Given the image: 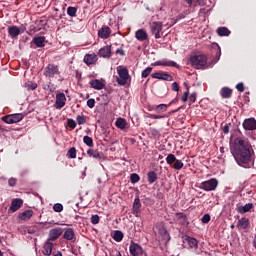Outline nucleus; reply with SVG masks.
<instances>
[{"label":"nucleus","mask_w":256,"mask_h":256,"mask_svg":"<svg viewBox=\"0 0 256 256\" xmlns=\"http://www.w3.org/2000/svg\"><path fill=\"white\" fill-rule=\"evenodd\" d=\"M251 143L247 138L236 137L230 150L238 165H247L251 161Z\"/></svg>","instance_id":"1"},{"label":"nucleus","mask_w":256,"mask_h":256,"mask_svg":"<svg viewBox=\"0 0 256 256\" xmlns=\"http://www.w3.org/2000/svg\"><path fill=\"white\" fill-rule=\"evenodd\" d=\"M190 63L195 69H205L207 67V56L195 54L190 56Z\"/></svg>","instance_id":"2"},{"label":"nucleus","mask_w":256,"mask_h":256,"mask_svg":"<svg viewBox=\"0 0 256 256\" xmlns=\"http://www.w3.org/2000/svg\"><path fill=\"white\" fill-rule=\"evenodd\" d=\"M150 31L154 35L155 39H161L163 35V22L150 23Z\"/></svg>","instance_id":"3"},{"label":"nucleus","mask_w":256,"mask_h":256,"mask_svg":"<svg viewBox=\"0 0 256 256\" xmlns=\"http://www.w3.org/2000/svg\"><path fill=\"white\" fill-rule=\"evenodd\" d=\"M23 114H10L2 117V121L7 123L8 125H13L14 123H19V121H23Z\"/></svg>","instance_id":"4"},{"label":"nucleus","mask_w":256,"mask_h":256,"mask_svg":"<svg viewBox=\"0 0 256 256\" xmlns=\"http://www.w3.org/2000/svg\"><path fill=\"white\" fill-rule=\"evenodd\" d=\"M118 75L117 77V83L118 85H127V81H129V70L127 68H121L118 70Z\"/></svg>","instance_id":"5"},{"label":"nucleus","mask_w":256,"mask_h":256,"mask_svg":"<svg viewBox=\"0 0 256 256\" xmlns=\"http://www.w3.org/2000/svg\"><path fill=\"white\" fill-rule=\"evenodd\" d=\"M217 179L212 178L208 181H204L200 184V189H203L204 191H215L217 189Z\"/></svg>","instance_id":"6"},{"label":"nucleus","mask_w":256,"mask_h":256,"mask_svg":"<svg viewBox=\"0 0 256 256\" xmlns=\"http://www.w3.org/2000/svg\"><path fill=\"white\" fill-rule=\"evenodd\" d=\"M156 229L158 230V234L161 235L162 239L168 243L171 237L169 236V232H167V228H165V224L161 222L160 224L156 225Z\"/></svg>","instance_id":"7"},{"label":"nucleus","mask_w":256,"mask_h":256,"mask_svg":"<svg viewBox=\"0 0 256 256\" xmlns=\"http://www.w3.org/2000/svg\"><path fill=\"white\" fill-rule=\"evenodd\" d=\"M59 73V66L54 65V64H49L46 67V71L44 73V75L46 77H55V75H57Z\"/></svg>","instance_id":"8"},{"label":"nucleus","mask_w":256,"mask_h":256,"mask_svg":"<svg viewBox=\"0 0 256 256\" xmlns=\"http://www.w3.org/2000/svg\"><path fill=\"white\" fill-rule=\"evenodd\" d=\"M243 127L246 131H255L256 129V120L255 118L245 119L243 122Z\"/></svg>","instance_id":"9"},{"label":"nucleus","mask_w":256,"mask_h":256,"mask_svg":"<svg viewBox=\"0 0 256 256\" xmlns=\"http://www.w3.org/2000/svg\"><path fill=\"white\" fill-rule=\"evenodd\" d=\"M61 235H63V228H54L49 232V239L50 241H57Z\"/></svg>","instance_id":"10"},{"label":"nucleus","mask_w":256,"mask_h":256,"mask_svg":"<svg viewBox=\"0 0 256 256\" xmlns=\"http://www.w3.org/2000/svg\"><path fill=\"white\" fill-rule=\"evenodd\" d=\"M152 79H160L162 81H173V76L163 72H156L152 74Z\"/></svg>","instance_id":"11"},{"label":"nucleus","mask_w":256,"mask_h":256,"mask_svg":"<svg viewBox=\"0 0 256 256\" xmlns=\"http://www.w3.org/2000/svg\"><path fill=\"white\" fill-rule=\"evenodd\" d=\"M143 253V248L139 244L132 243L130 245V254L132 256H140Z\"/></svg>","instance_id":"12"},{"label":"nucleus","mask_w":256,"mask_h":256,"mask_svg":"<svg viewBox=\"0 0 256 256\" xmlns=\"http://www.w3.org/2000/svg\"><path fill=\"white\" fill-rule=\"evenodd\" d=\"M110 35H111V28H109L108 26H104L98 31V36L101 39H109Z\"/></svg>","instance_id":"13"},{"label":"nucleus","mask_w":256,"mask_h":256,"mask_svg":"<svg viewBox=\"0 0 256 256\" xmlns=\"http://www.w3.org/2000/svg\"><path fill=\"white\" fill-rule=\"evenodd\" d=\"M20 207H23V200L19 198L14 199L11 203L10 211L12 213H15V211H19Z\"/></svg>","instance_id":"14"},{"label":"nucleus","mask_w":256,"mask_h":256,"mask_svg":"<svg viewBox=\"0 0 256 256\" xmlns=\"http://www.w3.org/2000/svg\"><path fill=\"white\" fill-rule=\"evenodd\" d=\"M65 101H67V98L65 97L64 93H60L56 95V105L59 109H62V107H65Z\"/></svg>","instance_id":"15"},{"label":"nucleus","mask_w":256,"mask_h":256,"mask_svg":"<svg viewBox=\"0 0 256 256\" xmlns=\"http://www.w3.org/2000/svg\"><path fill=\"white\" fill-rule=\"evenodd\" d=\"M90 85L92 87V89H96L97 91H101V89H105V83H103V81L101 80H92L90 82Z\"/></svg>","instance_id":"16"},{"label":"nucleus","mask_w":256,"mask_h":256,"mask_svg":"<svg viewBox=\"0 0 256 256\" xmlns=\"http://www.w3.org/2000/svg\"><path fill=\"white\" fill-rule=\"evenodd\" d=\"M135 37L138 41H147L149 36L147 35V31L140 29L136 31Z\"/></svg>","instance_id":"17"},{"label":"nucleus","mask_w":256,"mask_h":256,"mask_svg":"<svg viewBox=\"0 0 256 256\" xmlns=\"http://www.w3.org/2000/svg\"><path fill=\"white\" fill-rule=\"evenodd\" d=\"M222 99H230V97L233 95V90L229 87H223L220 91Z\"/></svg>","instance_id":"18"},{"label":"nucleus","mask_w":256,"mask_h":256,"mask_svg":"<svg viewBox=\"0 0 256 256\" xmlns=\"http://www.w3.org/2000/svg\"><path fill=\"white\" fill-rule=\"evenodd\" d=\"M133 211L136 217H139V213H141V200L139 198H135L133 203Z\"/></svg>","instance_id":"19"},{"label":"nucleus","mask_w":256,"mask_h":256,"mask_svg":"<svg viewBox=\"0 0 256 256\" xmlns=\"http://www.w3.org/2000/svg\"><path fill=\"white\" fill-rule=\"evenodd\" d=\"M8 33L12 39H15V37L21 34V30L17 26H11L8 28Z\"/></svg>","instance_id":"20"},{"label":"nucleus","mask_w":256,"mask_h":256,"mask_svg":"<svg viewBox=\"0 0 256 256\" xmlns=\"http://www.w3.org/2000/svg\"><path fill=\"white\" fill-rule=\"evenodd\" d=\"M100 57H111V46H104L98 52Z\"/></svg>","instance_id":"21"},{"label":"nucleus","mask_w":256,"mask_h":256,"mask_svg":"<svg viewBox=\"0 0 256 256\" xmlns=\"http://www.w3.org/2000/svg\"><path fill=\"white\" fill-rule=\"evenodd\" d=\"M18 217L22 221H27V220L31 219V217H33V210H26V211L20 213Z\"/></svg>","instance_id":"22"},{"label":"nucleus","mask_w":256,"mask_h":256,"mask_svg":"<svg viewBox=\"0 0 256 256\" xmlns=\"http://www.w3.org/2000/svg\"><path fill=\"white\" fill-rule=\"evenodd\" d=\"M51 253H53V243L46 242L43 247V255L49 256Z\"/></svg>","instance_id":"23"},{"label":"nucleus","mask_w":256,"mask_h":256,"mask_svg":"<svg viewBox=\"0 0 256 256\" xmlns=\"http://www.w3.org/2000/svg\"><path fill=\"white\" fill-rule=\"evenodd\" d=\"M64 239L67 241H73L75 239V231L72 228H68L63 235Z\"/></svg>","instance_id":"24"},{"label":"nucleus","mask_w":256,"mask_h":256,"mask_svg":"<svg viewBox=\"0 0 256 256\" xmlns=\"http://www.w3.org/2000/svg\"><path fill=\"white\" fill-rule=\"evenodd\" d=\"M217 34L220 37H229V35H231V31L227 29V27H219L217 29Z\"/></svg>","instance_id":"25"},{"label":"nucleus","mask_w":256,"mask_h":256,"mask_svg":"<svg viewBox=\"0 0 256 256\" xmlns=\"http://www.w3.org/2000/svg\"><path fill=\"white\" fill-rule=\"evenodd\" d=\"M237 227L238 229H247V227H249V219L241 218L240 220H238Z\"/></svg>","instance_id":"26"},{"label":"nucleus","mask_w":256,"mask_h":256,"mask_svg":"<svg viewBox=\"0 0 256 256\" xmlns=\"http://www.w3.org/2000/svg\"><path fill=\"white\" fill-rule=\"evenodd\" d=\"M33 43L36 45V47H45V37L43 36L35 37L33 39Z\"/></svg>","instance_id":"27"},{"label":"nucleus","mask_w":256,"mask_h":256,"mask_svg":"<svg viewBox=\"0 0 256 256\" xmlns=\"http://www.w3.org/2000/svg\"><path fill=\"white\" fill-rule=\"evenodd\" d=\"M116 127L121 130L127 129V121L123 118H118L116 120Z\"/></svg>","instance_id":"28"},{"label":"nucleus","mask_w":256,"mask_h":256,"mask_svg":"<svg viewBox=\"0 0 256 256\" xmlns=\"http://www.w3.org/2000/svg\"><path fill=\"white\" fill-rule=\"evenodd\" d=\"M253 209V203H248L245 206H240L238 207V212L239 213H247Z\"/></svg>","instance_id":"29"},{"label":"nucleus","mask_w":256,"mask_h":256,"mask_svg":"<svg viewBox=\"0 0 256 256\" xmlns=\"http://www.w3.org/2000/svg\"><path fill=\"white\" fill-rule=\"evenodd\" d=\"M89 157H93L94 159H101V153L94 149H88L87 151Z\"/></svg>","instance_id":"30"},{"label":"nucleus","mask_w":256,"mask_h":256,"mask_svg":"<svg viewBox=\"0 0 256 256\" xmlns=\"http://www.w3.org/2000/svg\"><path fill=\"white\" fill-rule=\"evenodd\" d=\"M179 111V109L177 110H173L172 112H169L168 115H157V114H150L149 117L150 119H165V117H169V115H171V113H177Z\"/></svg>","instance_id":"31"},{"label":"nucleus","mask_w":256,"mask_h":256,"mask_svg":"<svg viewBox=\"0 0 256 256\" xmlns=\"http://www.w3.org/2000/svg\"><path fill=\"white\" fill-rule=\"evenodd\" d=\"M84 63H86V65H93V63H95V56L87 54L84 57Z\"/></svg>","instance_id":"32"},{"label":"nucleus","mask_w":256,"mask_h":256,"mask_svg":"<svg viewBox=\"0 0 256 256\" xmlns=\"http://www.w3.org/2000/svg\"><path fill=\"white\" fill-rule=\"evenodd\" d=\"M148 182L149 183H155V181H157V173H155V171H150L148 172Z\"/></svg>","instance_id":"33"},{"label":"nucleus","mask_w":256,"mask_h":256,"mask_svg":"<svg viewBox=\"0 0 256 256\" xmlns=\"http://www.w3.org/2000/svg\"><path fill=\"white\" fill-rule=\"evenodd\" d=\"M185 241L188 243L189 247H197V239L186 236Z\"/></svg>","instance_id":"34"},{"label":"nucleus","mask_w":256,"mask_h":256,"mask_svg":"<svg viewBox=\"0 0 256 256\" xmlns=\"http://www.w3.org/2000/svg\"><path fill=\"white\" fill-rule=\"evenodd\" d=\"M156 113H165L167 111V104H159L155 107Z\"/></svg>","instance_id":"35"},{"label":"nucleus","mask_w":256,"mask_h":256,"mask_svg":"<svg viewBox=\"0 0 256 256\" xmlns=\"http://www.w3.org/2000/svg\"><path fill=\"white\" fill-rule=\"evenodd\" d=\"M76 121L78 125H85L87 123V118L85 117V115H78L76 117Z\"/></svg>","instance_id":"36"},{"label":"nucleus","mask_w":256,"mask_h":256,"mask_svg":"<svg viewBox=\"0 0 256 256\" xmlns=\"http://www.w3.org/2000/svg\"><path fill=\"white\" fill-rule=\"evenodd\" d=\"M114 241H123V232L117 230L113 236Z\"/></svg>","instance_id":"37"},{"label":"nucleus","mask_w":256,"mask_h":256,"mask_svg":"<svg viewBox=\"0 0 256 256\" xmlns=\"http://www.w3.org/2000/svg\"><path fill=\"white\" fill-rule=\"evenodd\" d=\"M68 157L69 159H75L77 157V150L75 147H72L68 150Z\"/></svg>","instance_id":"38"},{"label":"nucleus","mask_w":256,"mask_h":256,"mask_svg":"<svg viewBox=\"0 0 256 256\" xmlns=\"http://www.w3.org/2000/svg\"><path fill=\"white\" fill-rule=\"evenodd\" d=\"M67 14L69 15V17H75L77 15V8L71 6L68 7Z\"/></svg>","instance_id":"39"},{"label":"nucleus","mask_w":256,"mask_h":256,"mask_svg":"<svg viewBox=\"0 0 256 256\" xmlns=\"http://www.w3.org/2000/svg\"><path fill=\"white\" fill-rule=\"evenodd\" d=\"M183 162L181 160H176L174 162V165H173V169H175L176 171H179L181 169H183Z\"/></svg>","instance_id":"40"},{"label":"nucleus","mask_w":256,"mask_h":256,"mask_svg":"<svg viewBox=\"0 0 256 256\" xmlns=\"http://www.w3.org/2000/svg\"><path fill=\"white\" fill-rule=\"evenodd\" d=\"M176 161H177V158L173 154H169L166 157V162L168 163V165H173V163H175Z\"/></svg>","instance_id":"41"},{"label":"nucleus","mask_w":256,"mask_h":256,"mask_svg":"<svg viewBox=\"0 0 256 256\" xmlns=\"http://www.w3.org/2000/svg\"><path fill=\"white\" fill-rule=\"evenodd\" d=\"M83 142H84L85 145H87L88 147H93V138H91V137H89V136H84Z\"/></svg>","instance_id":"42"},{"label":"nucleus","mask_w":256,"mask_h":256,"mask_svg":"<svg viewBox=\"0 0 256 256\" xmlns=\"http://www.w3.org/2000/svg\"><path fill=\"white\" fill-rule=\"evenodd\" d=\"M53 210H54L56 213H61V211H63V204H61V203H56V204H54Z\"/></svg>","instance_id":"43"},{"label":"nucleus","mask_w":256,"mask_h":256,"mask_svg":"<svg viewBox=\"0 0 256 256\" xmlns=\"http://www.w3.org/2000/svg\"><path fill=\"white\" fill-rule=\"evenodd\" d=\"M159 65H164V67H178V65L174 61L169 62H161Z\"/></svg>","instance_id":"44"},{"label":"nucleus","mask_w":256,"mask_h":256,"mask_svg":"<svg viewBox=\"0 0 256 256\" xmlns=\"http://www.w3.org/2000/svg\"><path fill=\"white\" fill-rule=\"evenodd\" d=\"M139 174L133 173L130 176L131 183H139Z\"/></svg>","instance_id":"45"},{"label":"nucleus","mask_w":256,"mask_h":256,"mask_svg":"<svg viewBox=\"0 0 256 256\" xmlns=\"http://www.w3.org/2000/svg\"><path fill=\"white\" fill-rule=\"evenodd\" d=\"M151 71H153L152 67H147L143 72H142V77L145 79L147 78L148 75H151Z\"/></svg>","instance_id":"46"},{"label":"nucleus","mask_w":256,"mask_h":256,"mask_svg":"<svg viewBox=\"0 0 256 256\" xmlns=\"http://www.w3.org/2000/svg\"><path fill=\"white\" fill-rule=\"evenodd\" d=\"M68 127H70V129H75L77 127V122L73 119H68Z\"/></svg>","instance_id":"47"},{"label":"nucleus","mask_w":256,"mask_h":256,"mask_svg":"<svg viewBox=\"0 0 256 256\" xmlns=\"http://www.w3.org/2000/svg\"><path fill=\"white\" fill-rule=\"evenodd\" d=\"M201 221L202 223H209L211 221V216L209 214H204Z\"/></svg>","instance_id":"48"},{"label":"nucleus","mask_w":256,"mask_h":256,"mask_svg":"<svg viewBox=\"0 0 256 256\" xmlns=\"http://www.w3.org/2000/svg\"><path fill=\"white\" fill-rule=\"evenodd\" d=\"M91 223L93 225H97V223H99V215H92L91 217Z\"/></svg>","instance_id":"49"},{"label":"nucleus","mask_w":256,"mask_h":256,"mask_svg":"<svg viewBox=\"0 0 256 256\" xmlns=\"http://www.w3.org/2000/svg\"><path fill=\"white\" fill-rule=\"evenodd\" d=\"M236 89L237 91H239L240 93H243V91H245V86L243 85V83H238L236 85Z\"/></svg>","instance_id":"50"},{"label":"nucleus","mask_w":256,"mask_h":256,"mask_svg":"<svg viewBox=\"0 0 256 256\" xmlns=\"http://www.w3.org/2000/svg\"><path fill=\"white\" fill-rule=\"evenodd\" d=\"M87 105L90 109H93L95 107V99L91 98L87 101Z\"/></svg>","instance_id":"51"},{"label":"nucleus","mask_w":256,"mask_h":256,"mask_svg":"<svg viewBox=\"0 0 256 256\" xmlns=\"http://www.w3.org/2000/svg\"><path fill=\"white\" fill-rule=\"evenodd\" d=\"M189 101L191 103H195V101H197V93H192L190 96H189Z\"/></svg>","instance_id":"52"},{"label":"nucleus","mask_w":256,"mask_h":256,"mask_svg":"<svg viewBox=\"0 0 256 256\" xmlns=\"http://www.w3.org/2000/svg\"><path fill=\"white\" fill-rule=\"evenodd\" d=\"M8 184L10 185V187H15V185H17V179L15 178H10L8 180Z\"/></svg>","instance_id":"53"},{"label":"nucleus","mask_w":256,"mask_h":256,"mask_svg":"<svg viewBox=\"0 0 256 256\" xmlns=\"http://www.w3.org/2000/svg\"><path fill=\"white\" fill-rule=\"evenodd\" d=\"M187 99H189V91H186L183 93V95L181 97V101H183V103H185L187 101Z\"/></svg>","instance_id":"54"},{"label":"nucleus","mask_w":256,"mask_h":256,"mask_svg":"<svg viewBox=\"0 0 256 256\" xmlns=\"http://www.w3.org/2000/svg\"><path fill=\"white\" fill-rule=\"evenodd\" d=\"M172 90H173V91H179V84H178L177 82H174V83L172 84Z\"/></svg>","instance_id":"55"},{"label":"nucleus","mask_w":256,"mask_h":256,"mask_svg":"<svg viewBox=\"0 0 256 256\" xmlns=\"http://www.w3.org/2000/svg\"><path fill=\"white\" fill-rule=\"evenodd\" d=\"M198 5H200L201 7H204V5H207V0H196Z\"/></svg>","instance_id":"56"},{"label":"nucleus","mask_w":256,"mask_h":256,"mask_svg":"<svg viewBox=\"0 0 256 256\" xmlns=\"http://www.w3.org/2000/svg\"><path fill=\"white\" fill-rule=\"evenodd\" d=\"M219 59H221V50H219V51L216 53V61H219Z\"/></svg>","instance_id":"57"},{"label":"nucleus","mask_w":256,"mask_h":256,"mask_svg":"<svg viewBox=\"0 0 256 256\" xmlns=\"http://www.w3.org/2000/svg\"><path fill=\"white\" fill-rule=\"evenodd\" d=\"M223 133H225V134L229 133V126L223 127Z\"/></svg>","instance_id":"58"},{"label":"nucleus","mask_w":256,"mask_h":256,"mask_svg":"<svg viewBox=\"0 0 256 256\" xmlns=\"http://www.w3.org/2000/svg\"><path fill=\"white\" fill-rule=\"evenodd\" d=\"M188 5H193V0H184Z\"/></svg>","instance_id":"59"},{"label":"nucleus","mask_w":256,"mask_h":256,"mask_svg":"<svg viewBox=\"0 0 256 256\" xmlns=\"http://www.w3.org/2000/svg\"><path fill=\"white\" fill-rule=\"evenodd\" d=\"M117 53H120V55H125V52L123 50H117Z\"/></svg>","instance_id":"60"},{"label":"nucleus","mask_w":256,"mask_h":256,"mask_svg":"<svg viewBox=\"0 0 256 256\" xmlns=\"http://www.w3.org/2000/svg\"><path fill=\"white\" fill-rule=\"evenodd\" d=\"M36 87H37V84H32V85H31L32 91L35 90Z\"/></svg>","instance_id":"61"},{"label":"nucleus","mask_w":256,"mask_h":256,"mask_svg":"<svg viewBox=\"0 0 256 256\" xmlns=\"http://www.w3.org/2000/svg\"><path fill=\"white\" fill-rule=\"evenodd\" d=\"M54 256H63V254H61V252H58V253L55 254Z\"/></svg>","instance_id":"62"},{"label":"nucleus","mask_w":256,"mask_h":256,"mask_svg":"<svg viewBox=\"0 0 256 256\" xmlns=\"http://www.w3.org/2000/svg\"><path fill=\"white\" fill-rule=\"evenodd\" d=\"M0 256H3V252H1V250H0Z\"/></svg>","instance_id":"63"},{"label":"nucleus","mask_w":256,"mask_h":256,"mask_svg":"<svg viewBox=\"0 0 256 256\" xmlns=\"http://www.w3.org/2000/svg\"><path fill=\"white\" fill-rule=\"evenodd\" d=\"M234 227H235V226H234V225H232V226H231V229H233Z\"/></svg>","instance_id":"64"}]
</instances>
